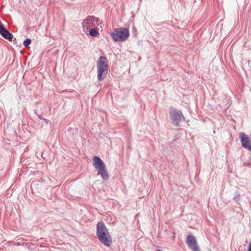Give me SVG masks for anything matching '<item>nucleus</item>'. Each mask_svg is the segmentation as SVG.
Listing matches in <instances>:
<instances>
[{"instance_id": "f257e3e1", "label": "nucleus", "mask_w": 251, "mask_h": 251, "mask_svg": "<svg viewBox=\"0 0 251 251\" xmlns=\"http://www.w3.org/2000/svg\"><path fill=\"white\" fill-rule=\"evenodd\" d=\"M97 235L100 241L105 246L109 247L112 243V238L105 225L99 222L97 225Z\"/></svg>"}, {"instance_id": "f03ea898", "label": "nucleus", "mask_w": 251, "mask_h": 251, "mask_svg": "<svg viewBox=\"0 0 251 251\" xmlns=\"http://www.w3.org/2000/svg\"><path fill=\"white\" fill-rule=\"evenodd\" d=\"M97 68L98 73V79L100 81L103 80L108 73V62L107 58L101 56L97 62Z\"/></svg>"}, {"instance_id": "7ed1b4c3", "label": "nucleus", "mask_w": 251, "mask_h": 251, "mask_svg": "<svg viewBox=\"0 0 251 251\" xmlns=\"http://www.w3.org/2000/svg\"><path fill=\"white\" fill-rule=\"evenodd\" d=\"M129 36V30L123 27L115 28L111 33V36L115 42L125 41L128 39Z\"/></svg>"}, {"instance_id": "20e7f679", "label": "nucleus", "mask_w": 251, "mask_h": 251, "mask_svg": "<svg viewBox=\"0 0 251 251\" xmlns=\"http://www.w3.org/2000/svg\"><path fill=\"white\" fill-rule=\"evenodd\" d=\"M169 114L170 119L173 125L176 126H179V123L183 120H184V117L182 112L172 107L170 108Z\"/></svg>"}, {"instance_id": "39448f33", "label": "nucleus", "mask_w": 251, "mask_h": 251, "mask_svg": "<svg viewBox=\"0 0 251 251\" xmlns=\"http://www.w3.org/2000/svg\"><path fill=\"white\" fill-rule=\"evenodd\" d=\"M99 21V19L95 16L87 17L82 23L83 31L86 33L90 28L95 27L96 23H98Z\"/></svg>"}, {"instance_id": "423d86ee", "label": "nucleus", "mask_w": 251, "mask_h": 251, "mask_svg": "<svg viewBox=\"0 0 251 251\" xmlns=\"http://www.w3.org/2000/svg\"><path fill=\"white\" fill-rule=\"evenodd\" d=\"M239 135L242 147L251 151V140L248 136L243 132H240Z\"/></svg>"}, {"instance_id": "0eeeda50", "label": "nucleus", "mask_w": 251, "mask_h": 251, "mask_svg": "<svg viewBox=\"0 0 251 251\" xmlns=\"http://www.w3.org/2000/svg\"><path fill=\"white\" fill-rule=\"evenodd\" d=\"M186 244L193 251H200L195 236L191 235H188L186 239Z\"/></svg>"}, {"instance_id": "6e6552de", "label": "nucleus", "mask_w": 251, "mask_h": 251, "mask_svg": "<svg viewBox=\"0 0 251 251\" xmlns=\"http://www.w3.org/2000/svg\"><path fill=\"white\" fill-rule=\"evenodd\" d=\"M93 166L98 171L102 170L105 168V165L100 157L98 156H94L93 159Z\"/></svg>"}, {"instance_id": "1a4fd4ad", "label": "nucleus", "mask_w": 251, "mask_h": 251, "mask_svg": "<svg viewBox=\"0 0 251 251\" xmlns=\"http://www.w3.org/2000/svg\"><path fill=\"white\" fill-rule=\"evenodd\" d=\"M0 34L5 39L10 41H12V39L13 38V35L7 29H5L3 32L1 33Z\"/></svg>"}, {"instance_id": "9d476101", "label": "nucleus", "mask_w": 251, "mask_h": 251, "mask_svg": "<svg viewBox=\"0 0 251 251\" xmlns=\"http://www.w3.org/2000/svg\"><path fill=\"white\" fill-rule=\"evenodd\" d=\"M98 172V175H100L103 179L107 180L109 178V175L105 168Z\"/></svg>"}, {"instance_id": "9b49d317", "label": "nucleus", "mask_w": 251, "mask_h": 251, "mask_svg": "<svg viewBox=\"0 0 251 251\" xmlns=\"http://www.w3.org/2000/svg\"><path fill=\"white\" fill-rule=\"evenodd\" d=\"M89 34L92 37L97 36L99 34V32L98 30L95 28V27H93L90 28L89 30Z\"/></svg>"}, {"instance_id": "f8f14e48", "label": "nucleus", "mask_w": 251, "mask_h": 251, "mask_svg": "<svg viewBox=\"0 0 251 251\" xmlns=\"http://www.w3.org/2000/svg\"><path fill=\"white\" fill-rule=\"evenodd\" d=\"M31 43V40L30 39H26L24 41L23 45L25 47H27Z\"/></svg>"}, {"instance_id": "ddd939ff", "label": "nucleus", "mask_w": 251, "mask_h": 251, "mask_svg": "<svg viewBox=\"0 0 251 251\" xmlns=\"http://www.w3.org/2000/svg\"><path fill=\"white\" fill-rule=\"evenodd\" d=\"M248 251H251V241L250 242L249 246L248 247Z\"/></svg>"}, {"instance_id": "4468645a", "label": "nucleus", "mask_w": 251, "mask_h": 251, "mask_svg": "<svg viewBox=\"0 0 251 251\" xmlns=\"http://www.w3.org/2000/svg\"><path fill=\"white\" fill-rule=\"evenodd\" d=\"M235 199H236L237 201L239 200L240 199V196L238 195L237 196H236L235 198Z\"/></svg>"}, {"instance_id": "2eb2a0df", "label": "nucleus", "mask_w": 251, "mask_h": 251, "mask_svg": "<svg viewBox=\"0 0 251 251\" xmlns=\"http://www.w3.org/2000/svg\"><path fill=\"white\" fill-rule=\"evenodd\" d=\"M156 251H162L161 250L158 249V250H156Z\"/></svg>"}]
</instances>
